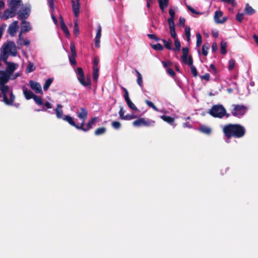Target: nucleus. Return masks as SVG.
Wrapping results in <instances>:
<instances>
[{
  "instance_id": "nucleus-1",
  "label": "nucleus",
  "mask_w": 258,
  "mask_h": 258,
  "mask_svg": "<svg viewBox=\"0 0 258 258\" xmlns=\"http://www.w3.org/2000/svg\"><path fill=\"white\" fill-rule=\"evenodd\" d=\"M223 131L225 135L228 138L231 137L241 138L244 136L245 133L244 127L237 124H229L225 125L223 128Z\"/></svg>"
},
{
  "instance_id": "nucleus-2",
  "label": "nucleus",
  "mask_w": 258,
  "mask_h": 258,
  "mask_svg": "<svg viewBox=\"0 0 258 258\" xmlns=\"http://www.w3.org/2000/svg\"><path fill=\"white\" fill-rule=\"evenodd\" d=\"M1 58L3 60L8 59L9 55L16 56L17 54V47L13 41L4 43L1 49Z\"/></svg>"
},
{
  "instance_id": "nucleus-3",
  "label": "nucleus",
  "mask_w": 258,
  "mask_h": 258,
  "mask_svg": "<svg viewBox=\"0 0 258 258\" xmlns=\"http://www.w3.org/2000/svg\"><path fill=\"white\" fill-rule=\"evenodd\" d=\"M208 113L215 118H222L224 116H229V114H227L226 109L222 104L214 105L209 110Z\"/></svg>"
},
{
  "instance_id": "nucleus-4",
  "label": "nucleus",
  "mask_w": 258,
  "mask_h": 258,
  "mask_svg": "<svg viewBox=\"0 0 258 258\" xmlns=\"http://www.w3.org/2000/svg\"><path fill=\"white\" fill-rule=\"evenodd\" d=\"M0 90L3 94V101L4 102L9 105H13V102L15 99V97L13 94L12 91L9 93L10 98H8V93L9 91V88L8 86L4 85H0Z\"/></svg>"
},
{
  "instance_id": "nucleus-5",
  "label": "nucleus",
  "mask_w": 258,
  "mask_h": 258,
  "mask_svg": "<svg viewBox=\"0 0 258 258\" xmlns=\"http://www.w3.org/2000/svg\"><path fill=\"white\" fill-rule=\"evenodd\" d=\"M155 123V121L154 120L145 118H140L133 122V125L136 127L142 126H153Z\"/></svg>"
},
{
  "instance_id": "nucleus-6",
  "label": "nucleus",
  "mask_w": 258,
  "mask_h": 258,
  "mask_svg": "<svg viewBox=\"0 0 258 258\" xmlns=\"http://www.w3.org/2000/svg\"><path fill=\"white\" fill-rule=\"evenodd\" d=\"M232 114L237 117L243 116L246 111V108L242 105H233Z\"/></svg>"
},
{
  "instance_id": "nucleus-7",
  "label": "nucleus",
  "mask_w": 258,
  "mask_h": 258,
  "mask_svg": "<svg viewBox=\"0 0 258 258\" xmlns=\"http://www.w3.org/2000/svg\"><path fill=\"white\" fill-rule=\"evenodd\" d=\"M30 11L29 6H22L18 12V18L22 21L25 20L29 16Z\"/></svg>"
},
{
  "instance_id": "nucleus-8",
  "label": "nucleus",
  "mask_w": 258,
  "mask_h": 258,
  "mask_svg": "<svg viewBox=\"0 0 258 258\" xmlns=\"http://www.w3.org/2000/svg\"><path fill=\"white\" fill-rule=\"evenodd\" d=\"M99 120L100 119L98 117H94L91 118L87 123L86 127H84V125H81V130L85 132L89 131L92 128L93 126L95 125L97 122L99 121Z\"/></svg>"
},
{
  "instance_id": "nucleus-9",
  "label": "nucleus",
  "mask_w": 258,
  "mask_h": 258,
  "mask_svg": "<svg viewBox=\"0 0 258 258\" xmlns=\"http://www.w3.org/2000/svg\"><path fill=\"white\" fill-rule=\"evenodd\" d=\"M3 61L7 65L6 72L8 73V75L11 76L14 72V71L18 68V64L17 63L8 61V59H6V61Z\"/></svg>"
},
{
  "instance_id": "nucleus-10",
  "label": "nucleus",
  "mask_w": 258,
  "mask_h": 258,
  "mask_svg": "<svg viewBox=\"0 0 258 258\" xmlns=\"http://www.w3.org/2000/svg\"><path fill=\"white\" fill-rule=\"evenodd\" d=\"M88 111L85 108H81L80 111L77 113V116L82 121L80 125H84V123L88 116Z\"/></svg>"
},
{
  "instance_id": "nucleus-11",
  "label": "nucleus",
  "mask_w": 258,
  "mask_h": 258,
  "mask_svg": "<svg viewBox=\"0 0 258 258\" xmlns=\"http://www.w3.org/2000/svg\"><path fill=\"white\" fill-rule=\"evenodd\" d=\"M18 29V22L15 21L9 25L8 32L11 36L13 37L16 35Z\"/></svg>"
},
{
  "instance_id": "nucleus-12",
  "label": "nucleus",
  "mask_w": 258,
  "mask_h": 258,
  "mask_svg": "<svg viewBox=\"0 0 258 258\" xmlns=\"http://www.w3.org/2000/svg\"><path fill=\"white\" fill-rule=\"evenodd\" d=\"M29 85L31 88L37 94H42V90L40 84L32 80L29 81Z\"/></svg>"
},
{
  "instance_id": "nucleus-13",
  "label": "nucleus",
  "mask_w": 258,
  "mask_h": 258,
  "mask_svg": "<svg viewBox=\"0 0 258 258\" xmlns=\"http://www.w3.org/2000/svg\"><path fill=\"white\" fill-rule=\"evenodd\" d=\"M73 11L75 17L77 18L79 16L80 10V0H72Z\"/></svg>"
},
{
  "instance_id": "nucleus-14",
  "label": "nucleus",
  "mask_w": 258,
  "mask_h": 258,
  "mask_svg": "<svg viewBox=\"0 0 258 258\" xmlns=\"http://www.w3.org/2000/svg\"><path fill=\"white\" fill-rule=\"evenodd\" d=\"M22 6V1L21 0H12L9 1L8 6L9 8L17 12L18 9L21 6Z\"/></svg>"
},
{
  "instance_id": "nucleus-15",
  "label": "nucleus",
  "mask_w": 258,
  "mask_h": 258,
  "mask_svg": "<svg viewBox=\"0 0 258 258\" xmlns=\"http://www.w3.org/2000/svg\"><path fill=\"white\" fill-rule=\"evenodd\" d=\"M222 15L223 13L221 11H216L215 12L214 20L216 23L223 24L227 20L226 17H223L222 19H220V18H221Z\"/></svg>"
},
{
  "instance_id": "nucleus-16",
  "label": "nucleus",
  "mask_w": 258,
  "mask_h": 258,
  "mask_svg": "<svg viewBox=\"0 0 258 258\" xmlns=\"http://www.w3.org/2000/svg\"><path fill=\"white\" fill-rule=\"evenodd\" d=\"M10 76L5 71H0V85L6 84L9 80Z\"/></svg>"
},
{
  "instance_id": "nucleus-17",
  "label": "nucleus",
  "mask_w": 258,
  "mask_h": 258,
  "mask_svg": "<svg viewBox=\"0 0 258 258\" xmlns=\"http://www.w3.org/2000/svg\"><path fill=\"white\" fill-rule=\"evenodd\" d=\"M32 29V27L30 23L29 22L24 21H22L21 26V32L26 33Z\"/></svg>"
},
{
  "instance_id": "nucleus-18",
  "label": "nucleus",
  "mask_w": 258,
  "mask_h": 258,
  "mask_svg": "<svg viewBox=\"0 0 258 258\" xmlns=\"http://www.w3.org/2000/svg\"><path fill=\"white\" fill-rule=\"evenodd\" d=\"M63 120L67 121L70 124L75 127L76 128L81 130V126L76 123L74 118L70 115H66L62 118Z\"/></svg>"
},
{
  "instance_id": "nucleus-19",
  "label": "nucleus",
  "mask_w": 258,
  "mask_h": 258,
  "mask_svg": "<svg viewBox=\"0 0 258 258\" xmlns=\"http://www.w3.org/2000/svg\"><path fill=\"white\" fill-rule=\"evenodd\" d=\"M185 64H188L191 70V72L194 77H197L198 75V73L197 71L196 68L193 65V60L191 56L189 55L188 57V62Z\"/></svg>"
},
{
  "instance_id": "nucleus-20",
  "label": "nucleus",
  "mask_w": 258,
  "mask_h": 258,
  "mask_svg": "<svg viewBox=\"0 0 258 258\" xmlns=\"http://www.w3.org/2000/svg\"><path fill=\"white\" fill-rule=\"evenodd\" d=\"M16 11L12 10V9L9 8L6 9L4 12V19L7 20L9 18L14 17L16 15Z\"/></svg>"
},
{
  "instance_id": "nucleus-21",
  "label": "nucleus",
  "mask_w": 258,
  "mask_h": 258,
  "mask_svg": "<svg viewBox=\"0 0 258 258\" xmlns=\"http://www.w3.org/2000/svg\"><path fill=\"white\" fill-rule=\"evenodd\" d=\"M23 92L24 95L27 100H29L31 98H33L34 95H35V94H33L31 90H28L25 87H23Z\"/></svg>"
},
{
  "instance_id": "nucleus-22",
  "label": "nucleus",
  "mask_w": 258,
  "mask_h": 258,
  "mask_svg": "<svg viewBox=\"0 0 258 258\" xmlns=\"http://www.w3.org/2000/svg\"><path fill=\"white\" fill-rule=\"evenodd\" d=\"M188 48L187 47H183L182 49V55L181 57V59L183 62L186 63L188 62Z\"/></svg>"
},
{
  "instance_id": "nucleus-23",
  "label": "nucleus",
  "mask_w": 258,
  "mask_h": 258,
  "mask_svg": "<svg viewBox=\"0 0 258 258\" xmlns=\"http://www.w3.org/2000/svg\"><path fill=\"white\" fill-rule=\"evenodd\" d=\"M169 0H158L159 8L162 12H164L165 9L168 6Z\"/></svg>"
},
{
  "instance_id": "nucleus-24",
  "label": "nucleus",
  "mask_w": 258,
  "mask_h": 258,
  "mask_svg": "<svg viewBox=\"0 0 258 258\" xmlns=\"http://www.w3.org/2000/svg\"><path fill=\"white\" fill-rule=\"evenodd\" d=\"M54 1V0H47V2H48V5L49 6V7H50V8L51 10V18H52L53 21L54 22V23L55 24H57L56 18L54 16V15L53 14V11L54 10V4H53Z\"/></svg>"
},
{
  "instance_id": "nucleus-25",
  "label": "nucleus",
  "mask_w": 258,
  "mask_h": 258,
  "mask_svg": "<svg viewBox=\"0 0 258 258\" xmlns=\"http://www.w3.org/2000/svg\"><path fill=\"white\" fill-rule=\"evenodd\" d=\"M62 108V106L61 105L57 104L56 108L55 109L56 115L58 118H63V111Z\"/></svg>"
},
{
  "instance_id": "nucleus-26",
  "label": "nucleus",
  "mask_w": 258,
  "mask_h": 258,
  "mask_svg": "<svg viewBox=\"0 0 258 258\" xmlns=\"http://www.w3.org/2000/svg\"><path fill=\"white\" fill-rule=\"evenodd\" d=\"M78 79L80 82V83L86 87L88 85H90V80L89 79H85L84 75L82 76V77L81 78V77H78Z\"/></svg>"
},
{
  "instance_id": "nucleus-27",
  "label": "nucleus",
  "mask_w": 258,
  "mask_h": 258,
  "mask_svg": "<svg viewBox=\"0 0 258 258\" xmlns=\"http://www.w3.org/2000/svg\"><path fill=\"white\" fill-rule=\"evenodd\" d=\"M135 73L137 76V84L139 85L141 88H143V78L141 73L137 70H135Z\"/></svg>"
},
{
  "instance_id": "nucleus-28",
  "label": "nucleus",
  "mask_w": 258,
  "mask_h": 258,
  "mask_svg": "<svg viewBox=\"0 0 258 258\" xmlns=\"http://www.w3.org/2000/svg\"><path fill=\"white\" fill-rule=\"evenodd\" d=\"M169 14L170 15V17L168 19V24H172L174 23V17L175 12L174 10L172 9H170L169 11Z\"/></svg>"
},
{
  "instance_id": "nucleus-29",
  "label": "nucleus",
  "mask_w": 258,
  "mask_h": 258,
  "mask_svg": "<svg viewBox=\"0 0 258 258\" xmlns=\"http://www.w3.org/2000/svg\"><path fill=\"white\" fill-rule=\"evenodd\" d=\"M169 29H170V33L171 37L173 38L177 39L176 38V34L175 33V24H168Z\"/></svg>"
},
{
  "instance_id": "nucleus-30",
  "label": "nucleus",
  "mask_w": 258,
  "mask_h": 258,
  "mask_svg": "<svg viewBox=\"0 0 258 258\" xmlns=\"http://www.w3.org/2000/svg\"><path fill=\"white\" fill-rule=\"evenodd\" d=\"M161 118H162L164 121L170 124H172L174 121V119L173 117L165 115L161 116Z\"/></svg>"
},
{
  "instance_id": "nucleus-31",
  "label": "nucleus",
  "mask_w": 258,
  "mask_h": 258,
  "mask_svg": "<svg viewBox=\"0 0 258 258\" xmlns=\"http://www.w3.org/2000/svg\"><path fill=\"white\" fill-rule=\"evenodd\" d=\"M199 130L204 134H210L211 132V130L210 127L206 126H201L199 128Z\"/></svg>"
},
{
  "instance_id": "nucleus-32",
  "label": "nucleus",
  "mask_w": 258,
  "mask_h": 258,
  "mask_svg": "<svg viewBox=\"0 0 258 258\" xmlns=\"http://www.w3.org/2000/svg\"><path fill=\"white\" fill-rule=\"evenodd\" d=\"M35 70V67L33 63L29 62L26 69L27 73H30Z\"/></svg>"
},
{
  "instance_id": "nucleus-33",
  "label": "nucleus",
  "mask_w": 258,
  "mask_h": 258,
  "mask_svg": "<svg viewBox=\"0 0 258 258\" xmlns=\"http://www.w3.org/2000/svg\"><path fill=\"white\" fill-rule=\"evenodd\" d=\"M53 81L52 78H49L46 80L44 85H43V89L44 91H46L48 90L50 85L51 84Z\"/></svg>"
},
{
  "instance_id": "nucleus-34",
  "label": "nucleus",
  "mask_w": 258,
  "mask_h": 258,
  "mask_svg": "<svg viewBox=\"0 0 258 258\" xmlns=\"http://www.w3.org/2000/svg\"><path fill=\"white\" fill-rule=\"evenodd\" d=\"M162 41L164 43L165 47L167 49H168L169 50L172 49V48L171 47L172 41L171 40L169 39L168 40H166L165 39H163Z\"/></svg>"
},
{
  "instance_id": "nucleus-35",
  "label": "nucleus",
  "mask_w": 258,
  "mask_h": 258,
  "mask_svg": "<svg viewBox=\"0 0 258 258\" xmlns=\"http://www.w3.org/2000/svg\"><path fill=\"white\" fill-rule=\"evenodd\" d=\"M99 68L98 67H93V77L95 81L97 80L99 77Z\"/></svg>"
},
{
  "instance_id": "nucleus-36",
  "label": "nucleus",
  "mask_w": 258,
  "mask_h": 258,
  "mask_svg": "<svg viewBox=\"0 0 258 258\" xmlns=\"http://www.w3.org/2000/svg\"><path fill=\"white\" fill-rule=\"evenodd\" d=\"M106 130V129L104 127L98 128L95 131V135L96 136L102 135L105 133Z\"/></svg>"
},
{
  "instance_id": "nucleus-37",
  "label": "nucleus",
  "mask_w": 258,
  "mask_h": 258,
  "mask_svg": "<svg viewBox=\"0 0 258 258\" xmlns=\"http://www.w3.org/2000/svg\"><path fill=\"white\" fill-rule=\"evenodd\" d=\"M210 48V44L208 43L204 44L202 47V54L204 56H207L208 54V50Z\"/></svg>"
},
{
  "instance_id": "nucleus-38",
  "label": "nucleus",
  "mask_w": 258,
  "mask_h": 258,
  "mask_svg": "<svg viewBox=\"0 0 258 258\" xmlns=\"http://www.w3.org/2000/svg\"><path fill=\"white\" fill-rule=\"evenodd\" d=\"M245 12L248 15H251L254 13V10L251 7L247 4L245 9Z\"/></svg>"
},
{
  "instance_id": "nucleus-39",
  "label": "nucleus",
  "mask_w": 258,
  "mask_h": 258,
  "mask_svg": "<svg viewBox=\"0 0 258 258\" xmlns=\"http://www.w3.org/2000/svg\"><path fill=\"white\" fill-rule=\"evenodd\" d=\"M126 104L128 106V107L131 108V109L135 110V111H138V109L136 106V105L132 102V101L127 100V101L126 102Z\"/></svg>"
},
{
  "instance_id": "nucleus-40",
  "label": "nucleus",
  "mask_w": 258,
  "mask_h": 258,
  "mask_svg": "<svg viewBox=\"0 0 258 258\" xmlns=\"http://www.w3.org/2000/svg\"><path fill=\"white\" fill-rule=\"evenodd\" d=\"M145 102L146 104L150 107H151L152 109H153L155 111H159V110L155 106L154 103L152 102L151 101H150L148 100H145Z\"/></svg>"
},
{
  "instance_id": "nucleus-41",
  "label": "nucleus",
  "mask_w": 258,
  "mask_h": 258,
  "mask_svg": "<svg viewBox=\"0 0 258 258\" xmlns=\"http://www.w3.org/2000/svg\"><path fill=\"white\" fill-rule=\"evenodd\" d=\"M145 102L146 104L150 107H151L152 109H153L155 111H159V110L155 106L154 103L152 102L151 101H150L148 100H145Z\"/></svg>"
},
{
  "instance_id": "nucleus-42",
  "label": "nucleus",
  "mask_w": 258,
  "mask_h": 258,
  "mask_svg": "<svg viewBox=\"0 0 258 258\" xmlns=\"http://www.w3.org/2000/svg\"><path fill=\"white\" fill-rule=\"evenodd\" d=\"M227 43L222 41L221 43V53L223 54L226 53Z\"/></svg>"
},
{
  "instance_id": "nucleus-43",
  "label": "nucleus",
  "mask_w": 258,
  "mask_h": 258,
  "mask_svg": "<svg viewBox=\"0 0 258 258\" xmlns=\"http://www.w3.org/2000/svg\"><path fill=\"white\" fill-rule=\"evenodd\" d=\"M196 37H197L196 45L197 47H199L202 43V37L201 35L199 33H197Z\"/></svg>"
},
{
  "instance_id": "nucleus-44",
  "label": "nucleus",
  "mask_w": 258,
  "mask_h": 258,
  "mask_svg": "<svg viewBox=\"0 0 258 258\" xmlns=\"http://www.w3.org/2000/svg\"><path fill=\"white\" fill-rule=\"evenodd\" d=\"M190 29L189 26H186L185 29V34L186 37L187 41H189L190 39Z\"/></svg>"
},
{
  "instance_id": "nucleus-45",
  "label": "nucleus",
  "mask_w": 258,
  "mask_h": 258,
  "mask_svg": "<svg viewBox=\"0 0 258 258\" xmlns=\"http://www.w3.org/2000/svg\"><path fill=\"white\" fill-rule=\"evenodd\" d=\"M33 99L37 105H41L43 104V101L40 97H38L35 95H34Z\"/></svg>"
},
{
  "instance_id": "nucleus-46",
  "label": "nucleus",
  "mask_w": 258,
  "mask_h": 258,
  "mask_svg": "<svg viewBox=\"0 0 258 258\" xmlns=\"http://www.w3.org/2000/svg\"><path fill=\"white\" fill-rule=\"evenodd\" d=\"M235 64V61L234 60V59H230L228 63V70L230 71H232L234 69Z\"/></svg>"
},
{
  "instance_id": "nucleus-47",
  "label": "nucleus",
  "mask_w": 258,
  "mask_h": 258,
  "mask_svg": "<svg viewBox=\"0 0 258 258\" xmlns=\"http://www.w3.org/2000/svg\"><path fill=\"white\" fill-rule=\"evenodd\" d=\"M151 47L156 50H162L163 49V46L160 43L152 45Z\"/></svg>"
},
{
  "instance_id": "nucleus-48",
  "label": "nucleus",
  "mask_w": 258,
  "mask_h": 258,
  "mask_svg": "<svg viewBox=\"0 0 258 258\" xmlns=\"http://www.w3.org/2000/svg\"><path fill=\"white\" fill-rule=\"evenodd\" d=\"M180 49V43L177 39H175V48H173L174 51H179Z\"/></svg>"
},
{
  "instance_id": "nucleus-49",
  "label": "nucleus",
  "mask_w": 258,
  "mask_h": 258,
  "mask_svg": "<svg viewBox=\"0 0 258 258\" xmlns=\"http://www.w3.org/2000/svg\"><path fill=\"white\" fill-rule=\"evenodd\" d=\"M101 30H102L101 26H100V24H99L98 25L97 32H96V35L95 38L100 39L101 36Z\"/></svg>"
},
{
  "instance_id": "nucleus-50",
  "label": "nucleus",
  "mask_w": 258,
  "mask_h": 258,
  "mask_svg": "<svg viewBox=\"0 0 258 258\" xmlns=\"http://www.w3.org/2000/svg\"><path fill=\"white\" fill-rule=\"evenodd\" d=\"M74 33L77 35H78L79 34V29L77 19H76V20L74 22Z\"/></svg>"
},
{
  "instance_id": "nucleus-51",
  "label": "nucleus",
  "mask_w": 258,
  "mask_h": 258,
  "mask_svg": "<svg viewBox=\"0 0 258 258\" xmlns=\"http://www.w3.org/2000/svg\"><path fill=\"white\" fill-rule=\"evenodd\" d=\"M137 116L136 115H134V114H126L124 118H123V120H132L133 119H135L136 118H137Z\"/></svg>"
},
{
  "instance_id": "nucleus-52",
  "label": "nucleus",
  "mask_w": 258,
  "mask_h": 258,
  "mask_svg": "<svg viewBox=\"0 0 258 258\" xmlns=\"http://www.w3.org/2000/svg\"><path fill=\"white\" fill-rule=\"evenodd\" d=\"M112 126L116 130L119 129L121 126V124L119 121H114L111 123Z\"/></svg>"
},
{
  "instance_id": "nucleus-53",
  "label": "nucleus",
  "mask_w": 258,
  "mask_h": 258,
  "mask_svg": "<svg viewBox=\"0 0 258 258\" xmlns=\"http://www.w3.org/2000/svg\"><path fill=\"white\" fill-rule=\"evenodd\" d=\"M77 54H71L70 56H69V60H70V63L72 64H76V60H75V57L76 56Z\"/></svg>"
},
{
  "instance_id": "nucleus-54",
  "label": "nucleus",
  "mask_w": 258,
  "mask_h": 258,
  "mask_svg": "<svg viewBox=\"0 0 258 258\" xmlns=\"http://www.w3.org/2000/svg\"><path fill=\"white\" fill-rule=\"evenodd\" d=\"M62 30L65 33L66 36L67 37H69L70 36V34L69 32V31L68 29L67 28V26L66 25L61 26Z\"/></svg>"
},
{
  "instance_id": "nucleus-55",
  "label": "nucleus",
  "mask_w": 258,
  "mask_h": 258,
  "mask_svg": "<svg viewBox=\"0 0 258 258\" xmlns=\"http://www.w3.org/2000/svg\"><path fill=\"white\" fill-rule=\"evenodd\" d=\"M124 113H125V111L123 110V108L120 107L118 113H119V118L122 120H123V118H124V116H125V115H124Z\"/></svg>"
},
{
  "instance_id": "nucleus-56",
  "label": "nucleus",
  "mask_w": 258,
  "mask_h": 258,
  "mask_svg": "<svg viewBox=\"0 0 258 258\" xmlns=\"http://www.w3.org/2000/svg\"><path fill=\"white\" fill-rule=\"evenodd\" d=\"M167 73L170 76L173 77L175 75V73L174 71L170 68H167L166 69Z\"/></svg>"
},
{
  "instance_id": "nucleus-57",
  "label": "nucleus",
  "mask_w": 258,
  "mask_h": 258,
  "mask_svg": "<svg viewBox=\"0 0 258 258\" xmlns=\"http://www.w3.org/2000/svg\"><path fill=\"white\" fill-rule=\"evenodd\" d=\"M70 49H71V51L72 52L71 54H73L74 55L77 54L76 51V47H75L74 44L73 43H71L70 44Z\"/></svg>"
},
{
  "instance_id": "nucleus-58",
  "label": "nucleus",
  "mask_w": 258,
  "mask_h": 258,
  "mask_svg": "<svg viewBox=\"0 0 258 258\" xmlns=\"http://www.w3.org/2000/svg\"><path fill=\"white\" fill-rule=\"evenodd\" d=\"M123 90L125 92L124 94L123 95V97H124V100L126 102V101H127V100H130V99L129 98V95H128V93L127 90L125 88H123Z\"/></svg>"
},
{
  "instance_id": "nucleus-59",
  "label": "nucleus",
  "mask_w": 258,
  "mask_h": 258,
  "mask_svg": "<svg viewBox=\"0 0 258 258\" xmlns=\"http://www.w3.org/2000/svg\"><path fill=\"white\" fill-rule=\"evenodd\" d=\"M30 42L28 39H25L23 40V43H22V42L20 43L19 45H20V46H22V45L29 46L30 44Z\"/></svg>"
},
{
  "instance_id": "nucleus-60",
  "label": "nucleus",
  "mask_w": 258,
  "mask_h": 258,
  "mask_svg": "<svg viewBox=\"0 0 258 258\" xmlns=\"http://www.w3.org/2000/svg\"><path fill=\"white\" fill-rule=\"evenodd\" d=\"M77 73L78 74V77H82V76L84 75L83 71L81 68H78L77 70Z\"/></svg>"
},
{
  "instance_id": "nucleus-61",
  "label": "nucleus",
  "mask_w": 258,
  "mask_h": 258,
  "mask_svg": "<svg viewBox=\"0 0 258 258\" xmlns=\"http://www.w3.org/2000/svg\"><path fill=\"white\" fill-rule=\"evenodd\" d=\"M223 3H227L228 4H231L232 6H235L236 5V3L235 0H221Z\"/></svg>"
},
{
  "instance_id": "nucleus-62",
  "label": "nucleus",
  "mask_w": 258,
  "mask_h": 258,
  "mask_svg": "<svg viewBox=\"0 0 258 258\" xmlns=\"http://www.w3.org/2000/svg\"><path fill=\"white\" fill-rule=\"evenodd\" d=\"M243 14L238 13L237 14L236 19L239 22H241L243 19Z\"/></svg>"
},
{
  "instance_id": "nucleus-63",
  "label": "nucleus",
  "mask_w": 258,
  "mask_h": 258,
  "mask_svg": "<svg viewBox=\"0 0 258 258\" xmlns=\"http://www.w3.org/2000/svg\"><path fill=\"white\" fill-rule=\"evenodd\" d=\"M23 33H25L24 32H21V31L20 30V32L19 34V37H18V40L17 41V44L18 45H19L20 43H21V41L23 40V37H22V34Z\"/></svg>"
},
{
  "instance_id": "nucleus-64",
  "label": "nucleus",
  "mask_w": 258,
  "mask_h": 258,
  "mask_svg": "<svg viewBox=\"0 0 258 258\" xmlns=\"http://www.w3.org/2000/svg\"><path fill=\"white\" fill-rule=\"evenodd\" d=\"M200 77L202 79H204L207 81H209L210 80V74L206 73L204 75L201 76Z\"/></svg>"
}]
</instances>
